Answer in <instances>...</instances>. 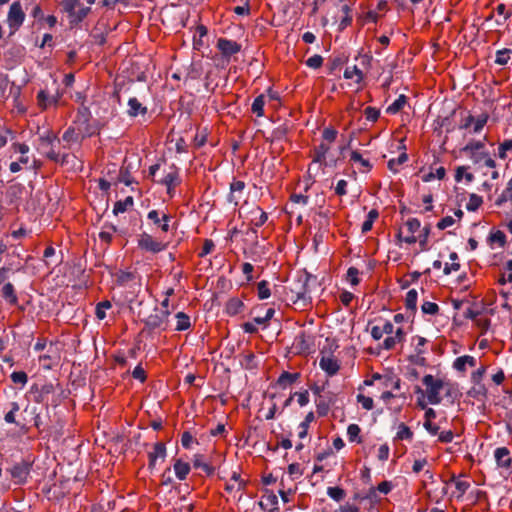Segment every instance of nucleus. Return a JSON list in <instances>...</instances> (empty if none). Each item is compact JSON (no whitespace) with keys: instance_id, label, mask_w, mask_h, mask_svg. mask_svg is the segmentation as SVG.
Wrapping results in <instances>:
<instances>
[{"instance_id":"f257e3e1","label":"nucleus","mask_w":512,"mask_h":512,"mask_svg":"<svg viewBox=\"0 0 512 512\" xmlns=\"http://www.w3.org/2000/svg\"><path fill=\"white\" fill-rule=\"evenodd\" d=\"M89 116L90 112L86 107L80 109L74 125L64 132L63 140L66 142L77 143L82 139L91 136L93 131L88 124Z\"/></svg>"},{"instance_id":"f03ea898","label":"nucleus","mask_w":512,"mask_h":512,"mask_svg":"<svg viewBox=\"0 0 512 512\" xmlns=\"http://www.w3.org/2000/svg\"><path fill=\"white\" fill-rule=\"evenodd\" d=\"M422 382L426 388L424 393L426 394L428 403L431 405H438L441 403L442 391H445L447 395H450V383L445 382L440 378H436L431 374H427L423 377Z\"/></svg>"},{"instance_id":"7ed1b4c3","label":"nucleus","mask_w":512,"mask_h":512,"mask_svg":"<svg viewBox=\"0 0 512 512\" xmlns=\"http://www.w3.org/2000/svg\"><path fill=\"white\" fill-rule=\"evenodd\" d=\"M61 7L68 16L71 25H77L88 15L91 8L84 6L81 0H62Z\"/></svg>"},{"instance_id":"20e7f679","label":"nucleus","mask_w":512,"mask_h":512,"mask_svg":"<svg viewBox=\"0 0 512 512\" xmlns=\"http://www.w3.org/2000/svg\"><path fill=\"white\" fill-rule=\"evenodd\" d=\"M382 331L387 337L380 344V348L384 350H392L398 343L404 340V331L401 327L395 329L394 325L390 321H384L381 323Z\"/></svg>"},{"instance_id":"39448f33","label":"nucleus","mask_w":512,"mask_h":512,"mask_svg":"<svg viewBox=\"0 0 512 512\" xmlns=\"http://www.w3.org/2000/svg\"><path fill=\"white\" fill-rule=\"evenodd\" d=\"M137 244L141 250L153 254L160 253L167 248L166 243L154 238L152 235L146 232H143L138 236Z\"/></svg>"},{"instance_id":"423d86ee","label":"nucleus","mask_w":512,"mask_h":512,"mask_svg":"<svg viewBox=\"0 0 512 512\" xmlns=\"http://www.w3.org/2000/svg\"><path fill=\"white\" fill-rule=\"evenodd\" d=\"M63 96V90L56 88L55 93H50L47 89H41L37 93V105L41 110H47L52 107H57Z\"/></svg>"},{"instance_id":"0eeeda50","label":"nucleus","mask_w":512,"mask_h":512,"mask_svg":"<svg viewBox=\"0 0 512 512\" xmlns=\"http://www.w3.org/2000/svg\"><path fill=\"white\" fill-rule=\"evenodd\" d=\"M25 20V13L22 9L21 3L18 1L13 2L10 5L7 14V24L11 30V33L17 31Z\"/></svg>"},{"instance_id":"6e6552de","label":"nucleus","mask_w":512,"mask_h":512,"mask_svg":"<svg viewBox=\"0 0 512 512\" xmlns=\"http://www.w3.org/2000/svg\"><path fill=\"white\" fill-rule=\"evenodd\" d=\"M291 300L294 305L299 308L307 307L311 302V296L307 289L306 283H298L297 287L291 288Z\"/></svg>"},{"instance_id":"1a4fd4ad","label":"nucleus","mask_w":512,"mask_h":512,"mask_svg":"<svg viewBox=\"0 0 512 512\" xmlns=\"http://www.w3.org/2000/svg\"><path fill=\"white\" fill-rule=\"evenodd\" d=\"M147 219L156 227L160 228L162 232L167 233L170 230L171 216L164 211L156 209L150 210L147 214Z\"/></svg>"},{"instance_id":"9d476101","label":"nucleus","mask_w":512,"mask_h":512,"mask_svg":"<svg viewBox=\"0 0 512 512\" xmlns=\"http://www.w3.org/2000/svg\"><path fill=\"white\" fill-rule=\"evenodd\" d=\"M168 316H169V312L167 310H163V311L155 310L154 313L150 314L145 319V326L151 330H154V329L165 330Z\"/></svg>"},{"instance_id":"9b49d317","label":"nucleus","mask_w":512,"mask_h":512,"mask_svg":"<svg viewBox=\"0 0 512 512\" xmlns=\"http://www.w3.org/2000/svg\"><path fill=\"white\" fill-rule=\"evenodd\" d=\"M319 366L329 376L335 375L340 369V364L338 360L334 356L329 354L323 355L320 358Z\"/></svg>"},{"instance_id":"f8f14e48","label":"nucleus","mask_w":512,"mask_h":512,"mask_svg":"<svg viewBox=\"0 0 512 512\" xmlns=\"http://www.w3.org/2000/svg\"><path fill=\"white\" fill-rule=\"evenodd\" d=\"M10 474L16 484H22L26 481L29 475V466L25 463L15 464L11 468Z\"/></svg>"},{"instance_id":"ddd939ff","label":"nucleus","mask_w":512,"mask_h":512,"mask_svg":"<svg viewBox=\"0 0 512 512\" xmlns=\"http://www.w3.org/2000/svg\"><path fill=\"white\" fill-rule=\"evenodd\" d=\"M217 48L224 56H231L240 51V45L237 42L225 38L218 40Z\"/></svg>"},{"instance_id":"4468645a","label":"nucleus","mask_w":512,"mask_h":512,"mask_svg":"<svg viewBox=\"0 0 512 512\" xmlns=\"http://www.w3.org/2000/svg\"><path fill=\"white\" fill-rule=\"evenodd\" d=\"M161 183L166 186L167 193L169 194V196L173 197L174 189L180 183L178 171L173 169L170 172H168L161 180Z\"/></svg>"},{"instance_id":"2eb2a0df","label":"nucleus","mask_w":512,"mask_h":512,"mask_svg":"<svg viewBox=\"0 0 512 512\" xmlns=\"http://www.w3.org/2000/svg\"><path fill=\"white\" fill-rule=\"evenodd\" d=\"M494 458L499 467L508 468L511 465L510 451L506 447H498L494 451Z\"/></svg>"},{"instance_id":"dca6fc26","label":"nucleus","mask_w":512,"mask_h":512,"mask_svg":"<svg viewBox=\"0 0 512 512\" xmlns=\"http://www.w3.org/2000/svg\"><path fill=\"white\" fill-rule=\"evenodd\" d=\"M245 188V183L243 181H234L230 185V194L228 196V200L235 205L238 204L241 194Z\"/></svg>"},{"instance_id":"f3484780","label":"nucleus","mask_w":512,"mask_h":512,"mask_svg":"<svg viewBox=\"0 0 512 512\" xmlns=\"http://www.w3.org/2000/svg\"><path fill=\"white\" fill-rule=\"evenodd\" d=\"M467 365L470 367L476 366V359L470 355L460 356L455 359L453 368L459 372H465Z\"/></svg>"},{"instance_id":"a211bd4d","label":"nucleus","mask_w":512,"mask_h":512,"mask_svg":"<svg viewBox=\"0 0 512 512\" xmlns=\"http://www.w3.org/2000/svg\"><path fill=\"white\" fill-rule=\"evenodd\" d=\"M166 456L165 445L158 442L154 445L153 450L149 453V466L153 467L156 464L157 459L164 460Z\"/></svg>"},{"instance_id":"6ab92c4d","label":"nucleus","mask_w":512,"mask_h":512,"mask_svg":"<svg viewBox=\"0 0 512 512\" xmlns=\"http://www.w3.org/2000/svg\"><path fill=\"white\" fill-rule=\"evenodd\" d=\"M350 160L357 165L359 171L362 173L368 172L372 167L370 161L363 158L362 155L357 151H353L351 153Z\"/></svg>"},{"instance_id":"aec40b11","label":"nucleus","mask_w":512,"mask_h":512,"mask_svg":"<svg viewBox=\"0 0 512 512\" xmlns=\"http://www.w3.org/2000/svg\"><path fill=\"white\" fill-rule=\"evenodd\" d=\"M128 107V114L131 117H136L139 114L144 115L147 112V108L143 106L135 97L129 99Z\"/></svg>"},{"instance_id":"412c9836","label":"nucleus","mask_w":512,"mask_h":512,"mask_svg":"<svg viewBox=\"0 0 512 512\" xmlns=\"http://www.w3.org/2000/svg\"><path fill=\"white\" fill-rule=\"evenodd\" d=\"M2 297L6 302H8L11 305H15L18 302V297L16 295L14 286L12 283L8 282L5 283L2 288Z\"/></svg>"},{"instance_id":"4be33fe9","label":"nucleus","mask_w":512,"mask_h":512,"mask_svg":"<svg viewBox=\"0 0 512 512\" xmlns=\"http://www.w3.org/2000/svg\"><path fill=\"white\" fill-rule=\"evenodd\" d=\"M173 468L175 475L179 480L186 479L191 469L190 465L187 462L182 461L181 459L175 461Z\"/></svg>"},{"instance_id":"5701e85b","label":"nucleus","mask_w":512,"mask_h":512,"mask_svg":"<svg viewBox=\"0 0 512 512\" xmlns=\"http://www.w3.org/2000/svg\"><path fill=\"white\" fill-rule=\"evenodd\" d=\"M363 72L356 66H348L344 71V78L353 80L354 83L359 84L363 80Z\"/></svg>"},{"instance_id":"b1692460","label":"nucleus","mask_w":512,"mask_h":512,"mask_svg":"<svg viewBox=\"0 0 512 512\" xmlns=\"http://www.w3.org/2000/svg\"><path fill=\"white\" fill-rule=\"evenodd\" d=\"M193 465L195 468L202 469L207 475L214 473V467L211 466L202 454H195L193 458Z\"/></svg>"},{"instance_id":"393cba45","label":"nucleus","mask_w":512,"mask_h":512,"mask_svg":"<svg viewBox=\"0 0 512 512\" xmlns=\"http://www.w3.org/2000/svg\"><path fill=\"white\" fill-rule=\"evenodd\" d=\"M251 214L253 216L251 222L255 227H261L268 219L267 213L259 207L252 210Z\"/></svg>"},{"instance_id":"a878e982","label":"nucleus","mask_w":512,"mask_h":512,"mask_svg":"<svg viewBox=\"0 0 512 512\" xmlns=\"http://www.w3.org/2000/svg\"><path fill=\"white\" fill-rule=\"evenodd\" d=\"M244 307L243 302L238 298L230 299L226 304V312L230 316L237 315Z\"/></svg>"},{"instance_id":"bb28decb","label":"nucleus","mask_w":512,"mask_h":512,"mask_svg":"<svg viewBox=\"0 0 512 512\" xmlns=\"http://www.w3.org/2000/svg\"><path fill=\"white\" fill-rule=\"evenodd\" d=\"M133 198L131 196L126 197L124 200L117 201L113 208V213L118 215L120 213H124L130 207L133 206Z\"/></svg>"},{"instance_id":"cd10ccee","label":"nucleus","mask_w":512,"mask_h":512,"mask_svg":"<svg viewBox=\"0 0 512 512\" xmlns=\"http://www.w3.org/2000/svg\"><path fill=\"white\" fill-rule=\"evenodd\" d=\"M298 377V373L283 372L278 378V384L281 387L286 388L293 384L298 379Z\"/></svg>"},{"instance_id":"c85d7f7f","label":"nucleus","mask_w":512,"mask_h":512,"mask_svg":"<svg viewBox=\"0 0 512 512\" xmlns=\"http://www.w3.org/2000/svg\"><path fill=\"white\" fill-rule=\"evenodd\" d=\"M53 345L50 344L49 354L41 355L39 357L40 362H42V366L45 369H51L53 364L57 363L58 357L51 352Z\"/></svg>"},{"instance_id":"c756f323","label":"nucleus","mask_w":512,"mask_h":512,"mask_svg":"<svg viewBox=\"0 0 512 512\" xmlns=\"http://www.w3.org/2000/svg\"><path fill=\"white\" fill-rule=\"evenodd\" d=\"M397 440H412L413 432L411 429L404 423H400L397 427L396 437Z\"/></svg>"},{"instance_id":"7c9ffc66","label":"nucleus","mask_w":512,"mask_h":512,"mask_svg":"<svg viewBox=\"0 0 512 512\" xmlns=\"http://www.w3.org/2000/svg\"><path fill=\"white\" fill-rule=\"evenodd\" d=\"M264 105H265V97L264 95H259L256 97L252 103L251 110L258 117H262L264 115Z\"/></svg>"},{"instance_id":"2f4dec72","label":"nucleus","mask_w":512,"mask_h":512,"mask_svg":"<svg viewBox=\"0 0 512 512\" xmlns=\"http://www.w3.org/2000/svg\"><path fill=\"white\" fill-rule=\"evenodd\" d=\"M451 482L455 484V488L458 492V497H462L467 490L470 488V483L466 480L452 476Z\"/></svg>"},{"instance_id":"473e14b6","label":"nucleus","mask_w":512,"mask_h":512,"mask_svg":"<svg viewBox=\"0 0 512 512\" xmlns=\"http://www.w3.org/2000/svg\"><path fill=\"white\" fill-rule=\"evenodd\" d=\"M176 320H177V324H176L177 331L187 330L191 325L189 316L183 312H178L176 314Z\"/></svg>"},{"instance_id":"72a5a7b5","label":"nucleus","mask_w":512,"mask_h":512,"mask_svg":"<svg viewBox=\"0 0 512 512\" xmlns=\"http://www.w3.org/2000/svg\"><path fill=\"white\" fill-rule=\"evenodd\" d=\"M418 300V293L415 289H411L407 292L405 297V306L409 310H416Z\"/></svg>"},{"instance_id":"f704fd0d","label":"nucleus","mask_w":512,"mask_h":512,"mask_svg":"<svg viewBox=\"0 0 512 512\" xmlns=\"http://www.w3.org/2000/svg\"><path fill=\"white\" fill-rule=\"evenodd\" d=\"M361 429L357 424H350L347 428V436L350 442L361 443L360 437Z\"/></svg>"},{"instance_id":"c9c22d12","label":"nucleus","mask_w":512,"mask_h":512,"mask_svg":"<svg viewBox=\"0 0 512 512\" xmlns=\"http://www.w3.org/2000/svg\"><path fill=\"white\" fill-rule=\"evenodd\" d=\"M406 104V97L404 95H400L393 103H391L386 112L389 114L398 113Z\"/></svg>"},{"instance_id":"e433bc0d","label":"nucleus","mask_w":512,"mask_h":512,"mask_svg":"<svg viewBox=\"0 0 512 512\" xmlns=\"http://www.w3.org/2000/svg\"><path fill=\"white\" fill-rule=\"evenodd\" d=\"M378 212L375 209L369 211L366 220L362 224V232L367 233L372 229L374 221L378 218Z\"/></svg>"},{"instance_id":"4c0bfd02","label":"nucleus","mask_w":512,"mask_h":512,"mask_svg":"<svg viewBox=\"0 0 512 512\" xmlns=\"http://www.w3.org/2000/svg\"><path fill=\"white\" fill-rule=\"evenodd\" d=\"M511 49L504 48L496 52L495 63L498 65H506L510 60Z\"/></svg>"},{"instance_id":"58836bf2","label":"nucleus","mask_w":512,"mask_h":512,"mask_svg":"<svg viewBox=\"0 0 512 512\" xmlns=\"http://www.w3.org/2000/svg\"><path fill=\"white\" fill-rule=\"evenodd\" d=\"M257 295L261 300L267 299L270 297L271 292L269 288V283L265 280L260 281L257 284Z\"/></svg>"},{"instance_id":"ea45409f","label":"nucleus","mask_w":512,"mask_h":512,"mask_svg":"<svg viewBox=\"0 0 512 512\" xmlns=\"http://www.w3.org/2000/svg\"><path fill=\"white\" fill-rule=\"evenodd\" d=\"M112 307L110 301L105 300L102 302H99L95 309L96 317L99 320H103L106 317V311Z\"/></svg>"},{"instance_id":"a19ab883","label":"nucleus","mask_w":512,"mask_h":512,"mask_svg":"<svg viewBox=\"0 0 512 512\" xmlns=\"http://www.w3.org/2000/svg\"><path fill=\"white\" fill-rule=\"evenodd\" d=\"M408 159V156L406 153H402L400 154L397 158H394V159H390L388 161V168L393 171V172H397L398 171V167L400 165H402L403 163H405Z\"/></svg>"},{"instance_id":"79ce46f5","label":"nucleus","mask_w":512,"mask_h":512,"mask_svg":"<svg viewBox=\"0 0 512 512\" xmlns=\"http://www.w3.org/2000/svg\"><path fill=\"white\" fill-rule=\"evenodd\" d=\"M484 148V143L482 141H470L463 148V151L468 155L477 153L478 151H482Z\"/></svg>"},{"instance_id":"37998d69","label":"nucleus","mask_w":512,"mask_h":512,"mask_svg":"<svg viewBox=\"0 0 512 512\" xmlns=\"http://www.w3.org/2000/svg\"><path fill=\"white\" fill-rule=\"evenodd\" d=\"M463 178H465L468 183H471L474 180L473 174L467 172L466 167L460 166L456 170L455 180L460 182Z\"/></svg>"},{"instance_id":"c03bdc74","label":"nucleus","mask_w":512,"mask_h":512,"mask_svg":"<svg viewBox=\"0 0 512 512\" xmlns=\"http://www.w3.org/2000/svg\"><path fill=\"white\" fill-rule=\"evenodd\" d=\"M10 378H11L13 383L20 384L22 387H24L27 384V382H28V376L23 371H14L10 375Z\"/></svg>"},{"instance_id":"a18cd8bd","label":"nucleus","mask_w":512,"mask_h":512,"mask_svg":"<svg viewBox=\"0 0 512 512\" xmlns=\"http://www.w3.org/2000/svg\"><path fill=\"white\" fill-rule=\"evenodd\" d=\"M506 236L502 231H496L490 234L489 242L490 244H498L499 247H503L505 244Z\"/></svg>"},{"instance_id":"49530a36","label":"nucleus","mask_w":512,"mask_h":512,"mask_svg":"<svg viewBox=\"0 0 512 512\" xmlns=\"http://www.w3.org/2000/svg\"><path fill=\"white\" fill-rule=\"evenodd\" d=\"M427 343L426 338L422 336H414L412 337V345L414 346V349L417 354H424L425 349L424 346Z\"/></svg>"},{"instance_id":"de8ad7c7","label":"nucleus","mask_w":512,"mask_h":512,"mask_svg":"<svg viewBox=\"0 0 512 512\" xmlns=\"http://www.w3.org/2000/svg\"><path fill=\"white\" fill-rule=\"evenodd\" d=\"M327 494L335 501H341L345 497V491L340 487H328Z\"/></svg>"},{"instance_id":"09e8293b","label":"nucleus","mask_w":512,"mask_h":512,"mask_svg":"<svg viewBox=\"0 0 512 512\" xmlns=\"http://www.w3.org/2000/svg\"><path fill=\"white\" fill-rule=\"evenodd\" d=\"M482 198L476 194H471L466 204V208L468 211H476L480 205L482 204Z\"/></svg>"},{"instance_id":"8fccbe9b","label":"nucleus","mask_w":512,"mask_h":512,"mask_svg":"<svg viewBox=\"0 0 512 512\" xmlns=\"http://www.w3.org/2000/svg\"><path fill=\"white\" fill-rule=\"evenodd\" d=\"M330 147L324 143L320 144L318 148L315 150V162H322L326 158V154L329 151Z\"/></svg>"},{"instance_id":"3c124183","label":"nucleus","mask_w":512,"mask_h":512,"mask_svg":"<svg viewBox=\"0 0 512 512\" xmlns=\"http://www.w3.org/2000/svg\"><path fill=\"white\" fill-rule=\"evenodd\" d=\"M488 116L487 115H481L472 124V132L473 133H479L485 124L487 123Z\"/></svg>"},{"instance_id":"603ef678","label":"nucleus","mask_w":512,"mask_h":512,"mask_svg":"<svg viewBox=\"0 0 512 512\" xmlns=\"http://www.w3.org/2000/svg\"><path fill=\"white\" fill-rule=\"evenodd\" d=\"M422 312L429 315L437 314L439 307L436 303L425 301L421 306Z\"/></svg>"},{"instance_id":"864d4df0","label":"nucleus","mask_w":512,"mask_h":512,"mask_svg":"<svg viewBox=\"0 0 512 512\" xmlns=\"http://www.w3.org/2000/svg\"><path fill=\"white\" fill-rule=\"evenodd\" d=\"M357 402L359 404H361V406L365 410H371L373 408V406H374L373 399L371 397L365 396L363 394H358L357 395Z\"/></svg>"},{"instance_id":"5fc2aeb1","label":"nucleus","mask_w":512,"mask_h":512,"mask_svg":"<svg viewBox=\"0 0 512 512\" xmlns=\"http://www.w3.org/2000/svg\"><path fill=\"white\" fill-rule=\"evenodd\" d=\"M406 228L408 230V233L415 234L420 230L421 223L417 218H410L406 222Z\"/></svg>"},{"instance_id":"6e6d98bb","label":"nucleus","mask_w":512,"mask_h":512,"mask_svg":"<svg viewBox=\"0 0 512 512\" xmlns=\"http://www.w3.org/2000/svg\"><path fill=\"white\" fill-rule=\"evenodd\" d=\"M364 115L368 121L375 122L380 116V111L377 108L369 106L365 108Z\"/></svg>"},{"instance_id":"4d7b16f0","label":"nucleus","mask_w":512,"mask_h":512,"mask_svg":"<svg viewBox=\"0 0 512 512\" xmlns=\"http://www.w3.org/2000/svg\"><path fill=\"white\" fill-rule=\"evenodd\" d=\"M323 58L320 55H313L306 60V65L310 68L317 69L321 67Z\"/></svg>"},{"instance_id":"13d9d810","label":"nucleus","mask_w":512,"mask_h":512,"mask_svg":"<svg viewBox=\"0 0 512 512\" xmlns=\"http://www.w3.org/2000/svg\"><path fill=\"white\" fill-rule=\"evenodd\" d=\"M512 149V140H505L503 143L500 144L498 148V156L501 159L506 158V154L508 151Z\"/></svg>"},{"instance_id":"bf43d9fd","label":"nucleus","mask_w":512,"mask_h":512,"mask_svg":"<svg viewBox=\"0 0 512 512\" xmlns=\"http://www.w3.org/2000/svg\"><path fill=\"white\" fill-rule=\"evenodd\" d=\"M342 12L344 13V18L341 20L340 26L342 28H344V27L348 26L352 21V17L350 15L351 8L348 5H344L342 7Z\"/></svg>"},{"instance_id":"052dcab7","label":"nucleus","mask_w":512,"mask_h":512,"mask_svg":"<svg viewBox=\"0 0 512 512\" xmlns=\"http://www.w3.org/2000/svg\"><path fill=\"white\" fill-rule=\"evenodd\" d=\"M485 394H486V389H485L484 385H482L481 383L475 384V386L472 387L468 391V395L471 397L484 396Z\"/></svg>"},{"instance_id":"680f3d73","label":"nucleus","mask_w":512,"mask_h":512,"mask_svg":"<svg viewBox=\"0 0 512 512\" xmlns=\"http://www.w3.org/2000/svg\"><path fill=\"white\" fill-rule=\"evenodd\" d=\"M455 221L456 220L453 216H445L438 222L437 228L440 230H444L448 227H451L455 223Z\"/></svg>"},{"instance_id":"e2e57ef3","label":"nucleus","mask_w":512,"mask_h":512,"mask_svg":"<svg viewBox=\"0 0 512 512\" xmlns=\"http://www.w3.org/2000/svg\"><path fill=\"white\" fill-rule=\"evenodd\" d=\"M415 392H416V394H420L421 395L420 397H418L417 405L421 409H426L427 405L429 404L428 400L426 398V394L424 393V391L420 387H416Z\"/></svg>"},{"instance_id":"0e129e2a","label":"nucleus","mask_w":512,"mask_h":512,"mask_svg":"<svg viewBox=\"0 0 512 512\" xmlns=\"http://www.w3.org/2000/svg\"><path fill=\"white\" fill-rule=\"evenodd\" d=\"M359 271L355 267H350L347 271V278L352 285H357L359 283L358 278Z\"/></svg>"},{"instance_id":"69168bd1","label":"nucleus","mask_w":512,"mask_h":512,"mask_svg":"<svg viewBox=\"0 0 512 512\" xmlns=\"http://www.w3.org/2000/svg\"><path fill=\"white\" fill-rule=\"evenodd\" d=\"M390 448L387 444H382L378 449L377 457L380 461H386L389 457Z\"/></svg>"},{"instance_id":"338daca9","label":"nucleus","mask_w":512,"mask_h":512,"mask_svg":"<svg viewBox=\"0 0 512 512\" xmlns=\"http://www.w3.org/2000/svg\"><path fill=\"white\" fill-rule=\"evenodd\" d=\"M454 438V434L451 430L442 431L438 433V439L442 443H450Z\"/></svg>"},{"instance_id":"774afa93","label":"nucleus","mask_w":512,"mask_h":512,"mask_svg":"<svg viewBox=\"0 0 512 512\" xmlns=\"http://www.w3.org/2000/svg\"><path fill=\"white\" fill-rule=\"evenodd\" d=\"M288 473L293 477V478H298L300 477L303 472L300 468V465L297 464V463H292L288 466Z\"/></svg>"}]
</instances>
